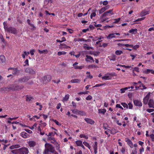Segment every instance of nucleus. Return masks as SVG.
<instances>
[{
    "instance_id": "1",
    "label": "nucleus",
    "mask_w": 154,
    "mask_h": 154,
    "mask_svg": "<svg viewBox=\"0 0 154 154\" xmlns=\"http://www.w3.org/2000/svg\"><path fill=\"white\" fill-rule=\"evenodd\" d=\"M24 87L22 85H17L16 84H13L9 85L8 88L13 91H19L22 89Z\"/></svg>"
},
{
    "instance_id": "2",
    "label": "nucleus",
    "mask_w": 154,
    "mask_h": 154,
    "mask_svg": "<svg viewBox=\"0 0 154 154\" xmlns=\"http://www.w3.org/2000/svg\"><path fill=\"white\" fill-rule=\"evenodd\" d=\"M116 74L115 72L108 73L102 77L103 79L109 80L112 79V76H116Z\"/></svg>"
},
{
    "instance_id": "3",
    "label": "nucleus",
    "mask_w": 154,
    "mask_h": 154,
    "mask_svg": "<svg viewBox=\"0 0 154 154\" xmlns=\"http://www.w3.org/2000/svg\"><path fill=\"white\" fill-rule=\"evenodd\" d=\"M4 29L6 31L12 34H15L17 33V30L16 29L12 27H4Z\"/></svg>"
},
{
    "instance_id": "4",
    "label": "nucleus",
    "mask_w": 154,
    "mask_h": 154,
    "mask_svg": "<svg viewBox=\"0 0 154 154\" xmlns=\"http://www.w3.org/2000/svg\"><path fill=\"white\" fill-rule=\"evenodd\" d=\"M45 148L47 149L50 152H54V148L53 146L49 144L46 143L45 144Z\"/></svg>"
},
{
    "instance_id": "5",
    "label": "nucleus",
    "mask_w": 154,
    "mask_h": 154,
    "mask_svg": "<svg viewBox=\"0 0 154 154\" xmlns=\"http://www.w3.org/2000/svg\"><path fill=\"white\" fill-rule=\"evenodd\" d=\"M114 14V13L113 12V10L111 9L104 13L102 15V17H104L106 16H110Z\"/></svg>"
},
{
    "instance_id": "6",
    "label": "nucleus",
    "mask_w": 154,
    "mask_h": 154,
    "mask_svg": "<svg viewBox=\"0 0 154 154\" xmlns=\"http://www.w3.org/2000/svg\"><path fill=\"white\" fill-rule=\"evenodd\" d=\"M29 77H24L19 79L17 81H16V82H18V83H20L27 82L29 79Z\"/></svg>"
},
{
    "instance_id": "7",
    "label": "nucleus",
    "mask_w": 154,
    "mask_h": 154,
    "mask_svg": "<svg viewBox=\"0 0 154 154\" xmlns=\"http://www.w3.org/2000/svg\"><path fill=\"white\" fill-rule=\"evenodd\" d=\"M19 154H28L29 151L27 148L23 147L19 149Z\"/></svg>"
},
{
    "instance_id": "8",
    "label": "nucleus",
    "mask_w": 154,
    "mask_h": 154,
    "mask_svg": "<svg viewBox=\"0 0 154 154\" xmlns=\"http://www.w3.org/2000/svg\"><path fill=\"white\" fill-rule=\"evenodd\" d=\"M134 103L135 105L137 106H142V103L141 102L138 100H133Z\"/></svg>"
},
{
    "instance_id": "9",
    "label": "nucleus",
    "mask_w": 154,
    "mask_h": 154,
    "mask_svg": "<svg viewBox=\"0 0 154 154\" xmlns=\"http://www.w3.org/2000/svg\"><path fill=\"white\" fill-rule=\"evenodd\" d=\"M150 94V93H149L143 99V102L144 104H146L147 103Z\"/></svg>"
},
{
    "instance_id": "10",
    "label": "nucleus",
    "mask_w": 154,
    "mask_h": 154,
    "mask_svg": "<svg viewBox=\"0 0 154 154\" xmlns=\"http://www.w3.org/2000/svg\"><path fill=\"white\" fill-rule=\"evenodd\" d=\"M84 120L88 123L91 125H93L95 123L94 120L90 118H85Z\"/></svg>"
},
{
    "instance_id": "11",
    "label": "nucleus",
    "mask_w": 154,
    "mask_h": 154,
    "mask_svg": "<svg viewBox=\"0 0 154 154\" xmlns=\"http://www.w3.org/2000/svg\"><path fill=\"white\" fill-rule=\"evenodd\" d=\"M125 141L127 142V143L131 148H133V143L128 138H126Z\"/></svg>"
},
{
    "instance_id": "12",
    "label": "nucleus",
    "mask_w": 154,
    "mask_h": 154,
    "mask_svg": "<svg viewBox=\"0 0 154 154\" xmlns=\"http://www.w3.org/2000/svg\"><path fill=\"white\" fill-rule=\"evenodd\" d=\"M148 104L149 107L154 108V102L152 100L150 99L149 100Z\"/></svg>"
},
{
    "instance_id": "13",
    "label": "nucleus",
    "mask_w": 154,
    "mask_h": 154,
    "mask_svg": "<svg viewBox=\"0 0 154 154\" xmlns=\"http://www.w3.org/2000/svg\"><path fill=\"white\" fill-rule=\"evenodd\" d=\"M45 82H47L50 81L51 79V77L50 75H47L45 76L44 78Z\"/></svg>"
},
{
    "instance_id": "14",
    "label": "nucleus",
    "mask_w": 154,
    "mask_h": 154,
    "mask_svg": "<svg viewBox=\"0 0 154 154\" xmlns=\"http://www.w3.org/2000/svg\"><path fill=\"white\" fill-rule=\"evenodd\" d=\"M116 37V36L114 33H110L106 37L107 39H111L113 38H115Z\"/></svg>"
},
{
    "instance_id": "15",
    "label": "nucleus",
    "mask_w": 154,
    "mask_h": 154,
    "mask_svg": "<svg viewBox=\"0 0 154 154\" xmlns=\"http://www.w3.org/2000/svg\"><path fill=\"white\" fill-rule=\"evenodd\" d=\"M108 132H110L111 134H113L117 132V131L115 128H112L111 129H109Z\"/></svg>"
},
{
    "instance_id": "16",
    "label": "nucleus",
    "mask_w": 154,
    "mask_h": 154,
    "mask_svg": "<svg viewBox=\"0 0 154 154\" xmlns=\"http://www.w3.org/2000/svg\"><path fill=\"white\" fill-rule=\"evenodd\" d=\"M109 60L111 61H115L116 60V57L114 54H112L108 57Z\"/></svg>"
},
{
    "instance_id": "17",
    "label": "nucleus",
    "mask_w": 154,
    "mask_h": 154,
    "mask_svg": "<svg viewBox=\"0 0 154 154\" xmlns=\"http://www.w3.org/2000/svg\"><path fill=\"white\" fill-rule=\"evenodd\" d=\"M20 135L21 137L25 138H26L28 135V134L24 131L22 132L20 134Z\"/></svg>"
},
{
    "instance_id": "18",
    "label": "nucleus",
    "mask_w": 154,
    "mask_h": 154,
    "mask_svg": "<svg viewBox=\"0 0 154 154\" xmlns=\"http://www.w3.org/2000/svg\"><path fill=\"white\" fill-rule=\"evenodd\" d=\"M137 30L136 29H132L129 30V32L132 34H135L137 32Z\"/></svg>"
},
{
    "instance_id": "19",
    "label": "nucleus",
    "mask_w": 154,
    "mask_h": 154,
    "mask_svg": "<svg viewBox=\"0 0 154 154\" xmlns=\"http://www.w3.org/2000/svg\"><path fill=\"white\" fill-rule=\"evenodd\" d=\"M106 110L105 109H98V113L104 114L106 112Z\"/></svg>"
},
{
    "instance_id": "20",
    "label": "nucleus",
    "mask_w": 154,
    "mask_h": 154,
    "mask_svg": "<svg viewBox=\"0 0 154 154\" xmlns=\"http://www.w3.org/2000/svg\"><path fill=\"white\" fill-rule=\"evenodd\" d=\"M81 81V79H72L70 81V82L72 83H79Z\"/></svg>"
},
{
    "instance_id": "21",
    "label": "nucleus",
    "mask_w": 154,
    "mask_h": 154,
    "mask_svg": "<svg viewBox=\"0 0 154 154\" xmlns=\"http://www.w3.org/2000/svg\"><path fill=\"white\" fill-rule=\"evenodd\" d=\"M86 58H85V60L86 61H87V62L89 61L88 60L89 59V60H92L93 62H94V60L93 59V58L92 57H91V56H88V55H86Z\"/></svg>"
},
{
    "instance_id": "22",
    "label": "nucleus",
    "mask_w": 154,
    "mask_h": 154,
    "mask_svg": "<svg viewBox=\"0 0 154 154\" xmlns=\"http://www.w3.org/2000/svg\"><path fill=\"white\" fill-rule=\"evenodd\" d=\"M149 14V11H146L145 10L143 11L140 14L141 16H143Z\"/></svg>"
},
{
    "instance_id": "23",
    "label": "nucleus",
    "mask_w": 154,
    "mask_h": 154,
    "mask_svg": "<svg viewBox=\"0 0 154 154\" xmlns=\"http://www.w3.org/2000/svg\"><path fill=\"white\" fill-rule=\"evenodd\" d=\"M20 147V146L18 144H16L14 145H13L11 146L10 148L11 149H13L15 148H19Z\"/></svg>"
},
{
    "instance_id": "24",
    "label": "nucleus",
    "mask_w": 154,
    "mask_h": 154,
    "mask_svg": "<svg viewBox=\"0 0 154 154\" xmlns=\"http://www.w3.org/2000/svg\"><path fill=\"white\" fill-rule=\"evenodd\" d=\"M72 112L74 114H81L80 111L78 110L77 109H74L71 110Z\"/></svg>"
},
{
    "instance_id": "25",
    "label": "nucleus",
    "mask_w": 154,
    "mask_h": 154,
    "mask_svg": "<svg viewBox=\"0 0 154 154\" xmlns=\"http://www.w3.org/2000/svg\"><path fill=\"white\" fill-rule=\"evenodd\" d=\"M11 152L14 154H19L20 153L19 149L13 150L11 151Z\"/></svg>"
},
{
    "instance_id": "26",
    "label": "nucleus",
    "mask_w": 154,
    "mask_h": 154,
    "mask_svg": "<svg viewBox=\"0 0 154 154\" xmlns=\"http://www.w3.org/2000/svg\"><path fill=\"white\" fill-rule=\"evenodd\" d=\"M130 88V87H125L124 88H121L120 89L121 92L122 93H124L128 89H129Z\"/></svg>"
},
{
    "instance_id": "27",
    "label": "nucleus",
    "mask_w": 154,
    "mask_h": 154,
    "mask_svg": "<svg viewBox=\"0 0 154 154\" xmlns=\"http://www.w3.org/2000/svg\"><path fill=\"white\" fill-rule=\"evenodd\" d=\"M38 51L39 53L40 54H46L48 52V51L47 50H43L42 51H41L40 50H38Z\"/></svg>"
},
{
    "instance_id": "28",
    "label": "nucleus",
    "mask_w": 154,
    "mask_h": 154,
    "mask_svg": "<svg viewBox=\"0 0 154 154\" xmlns=\"http://www.w3.org/2000/svg\"><path fill=\"white\" fill-rule=\"evenodd\" d=\"M29 144L30 147L34 146L35 144V143L34 141H30L29 142Z\"/></svg>"
},
{
    "instance_id": "29",
    "label": "nucleus",
    "mask_w": 154,
    "mask_h": 154,
    "mask_svg": "<svg viewBox=\"0 0 154 154\" xmlns=\"http://www.w3.org/2000/svg\"><path fill=\"white\" fill-rule=\"evenodd\" d=\"M48 140H52L51 142L52 143H54L55 141V139L53 137L48 136Z\"/></svg>"
},
{
    "instance_id": "30",
    "label": "nucleus",
    "mask_w": 154,
    "mask_h": 154,
    "mask_svg": "<svg viewBox=\"0 0 154 154\" xmlns=\"http://www.w3.org/2000/svg\"><path fill=\"white\" fill-rule=\"evenodd\" d=\"M75 143L77 146H80L82 144V141L80 140H78L75 141Z\"/></svg>"
},
{
    "instance_id": "31",
    "label": "nucleus",
    "mask_w": 154,
    "mask_h": 154,
    "mask_svg": "<svg viewBox=\"0 0 154 154\" xmlns=\"http://www.w3.org/2000/svg\"><path fill=\"white\" fill-rule=\"evenodd\" d=\"M33 99V98L32 97L29 96H26V101L28 102H30Z\"/></svg>"
},
{
    "instance_id": "32",
    "label": "nucleus",
    "mask_w": 154,
    "mask_h": 154,
    "mask_svg": "<svg viewBox=\"0 0 154 154\" xmlns=\"http://www.w3.org/2000/svg\"><path fill=\"white\" fill-rule=\"evenodd\" d=\"M69 95L68 94L66 95L65 97L63 99V101L64 102L65 101H67L69 98Z\"/></svg>"
},
{
    "instance_id": "33",
    "label": "nucleus",
    "mask_w": 154,
    "mask_h": 154,
    "mask_svg": "<svg viewBox=\"0 0 154 154\" xmlns=\"http://www.w3.org/2000/svg\"><path fill=\"white\" fill-rule=\"evenodd\" d=\"M83 144L86 146L88 147L89 149H91V146L88 143L84 141L83 142Z\"/></svg>"
},
{
    "instance_id": "34",
    "label": "nucleus",
    "mask_w": 154,
    "mask_h": 154,
    "mask_svg": "<svg viewBox=\"0 0 154 154\" xmlns=\"http://www.w3.org/2000/svg\"><path fill=\"white\" fill-rule=\"evenodd\" d=\"M29 118H30V120H33L35 121V120L34 119V118H35L37 119H38L40 117H39L37 116H33L32 118H30V116H29Z\"/></svg>"
},
{
    "instance_id": "35",
    "label": "nucleus",
    "mask_w": 154,
    "mask_h": 154,
    "mask_svg": "<svg viewBox=\"0 0 154 154\" xmlns=\"http://www.w3.org/2000/svg\"><path fill=\"white\" fill-rule=\"evenodd\" d=\"M27 22L28 24L32 27V29H34V25L30 23V21L29 19L27 20Z\"/></svg>"
},
{
    "instance_id": "36",
    "label": "nucleus",
    "mask_w": 154,
    "mask_h": 154,
    "mask_svg": "<svg viewBox=\"0 0 154 154\" xmlns=\"http://www.w3.org/2000/svg\"><path fill=\"white\" fill-rule=\"evenodd\" d=\"M0 59L2 63H3L5 61V56L3 55H1L0 56Z\"/></svg>"
},
{
    "instance_id": "37",
    "label": "nucleus",
    "mask_w": 154,
    "mask_h": 154,
    "mask_svg": "<svg viewBox=\"0 0 154 154\" xmlns=\"http://www.w3.org/2000/svg\"><path fill=\"white\" fill-rule=\"evenodd\" d=\"M0 142H2V144L3 145H5V143H7L8 142V140H5L4 139H0Z\"/></svg>"
},
{
    "instance_id": "38",
    "label": "nucleus",
    "mask_w": 154,
    "mask_h": 154,
    "mask_svg": "<svg viewBox=\"0 0 154 154\" xmlns=\"http://www.w3.org/2000/svg\"><path fill=\"white\" fill-rule=\"evenodd\" d=\"M18 73V71L15 68L13 69L12 72V73L13 74L17 75Z\"/></svg>"
},
{
    "instance_id": "39",
    "label": "nucleus",
    "mask_w": 154,
    "mask_h": 154,
    "mask_svg": "<svg viewBox=\"0 0 154 154\" xmlns=\"http://www.w3.org/2000/svg\"><path fill=\"white\" fill-rule=\"evenodd\" d=\"M122 53V51L120 50H117L115 51V54L117 55H120Z\"/></svg>"
},
{
    "instance_id": "40",
    "label": "nucleus",
    "mask_w": 154,
    "mask_h": 154,
    "mask_svg": "<svg viewBox=\"0 0 154 154\" xmlns=\"http://www.w3.org/2000/svg\"><path fill=\"white\" fill-rule=\"evenodd\" d=\"M79 137L80 138H85L86 139H88V136L85 135L84 134H81L80 135Z\"/></svg>"
},
{
    "instance_id": "41",
    "label": "nucleus",
    "mask_w": 154,
    "mask_h": 154,
    "mask_svg": "<svg viewBox=\"0 0 154 154\" xmlns=\"http://www.w3.org/2000/svg\"><path fill=\"white\" fill-rule=\"evenodd\" d=\"M100 54L99 52H93L92 53H91V54L95 56H96L99 55Z\"/></svg>"
},
{
    "instance_id": "42",
    "label": "nucleus",
    "mask_w": 154,
    "mask_h": 154,
    "mask_svg": "<svg viewBox=\"0 0 154 154\" xmlns=\"http://www.w3.org/2000/svg\"><path fill=\"white\" fill-rule=\"evenodd\" d=\"M121 104L124 108H126V109L128 108V106L127 104L124 103H121Z\"/></svg>"
},
{
    "instance_id": "43",
    "label": "nucleus",
    "mask_w": 154,
    "mask_h": 154,
    "mask_svg": "<svg viewBox=\"0 0 154 154\" xmlns=\"http://www.w3.org/2000/svg\"><path fill=\"white\" fill-rule=\"evenodd\" d=\"M137 152L136 148L134 149L132 151L131 154H137Z\"/></svg>"
},
{
    "instance_id": "44",
    "label": "nucleus",
    "mask_w": 154,
    "mask_h": 154,
    "mask_svg": "<svg viewBox=\"0 0 154 154\" xmlns=\"http://www.w3.org/2000/svg\"><path fill=\"white\" fill-rule=\"evenodd\" d=\"M103 38V37L102 36H100V37H96L94 38L93 39V41H96L97 40H101Z\"/></svg>"
},
{
    "instance_id": "45",
    "label": "nucleus",
    "mask_w": 154,
    "mask_h": 154,
    "mask_svg": "<svg viewBox=\"0 0 154 154\" xmlns=\"http://www.w3.org/2000/svg\"><path fill=\"white\" fill-rule=\"evenodd\" d=\"M66 52H65V51H60V52H58L57 53V54L59 56H60L61 55L65 54H66Z\"/></svg>"
},
{
    "instance_id": "46",
    "label": "nucleus",
    "mask_w": 154,
    "mask_h": 154,
    "mask_svg": "<svg viewBox=\"0 0 154 154\" xmlns=\"http://www.w3.org/2000/svg\"><path fill=\"white\" fill-rule=\"evenodd\" d=\"M37 124L35 123L31 127H29V128L30 129L33 130L34 129V128L37 126Z\"/></svg>"
},
{
    "instance_id": "47",
    "label": "nucleus",
    "mask_w": 154,
    "mask_h": 154,
    "mask_svg": "<svg viewBox=\"0 0 154 154\" xmlns=\"http://www.w3.org/2000/svg\"><path fill=\"white\" fill-rule=\"evenodd\" d=\"M84 67L83 66H75V69H82Z\"/></svg>"
},
{
    "instance_id": "48",
    "label": "nucleus",
    "mask_w": 154,
    "mask_h": 154,
    "mask_svg": "<svg viewBox=\"0 0 154 154\" xmlns=\"http://www.w3.org/2000/svg\"><path fill=\"white\" fill-rule=\"evenodd\" d=\"M84 48L87 49V50H89V49H92V48L91 47H88V46H87V45L86 44H85L84 45Z\"/></svg>"
},
{
    "instance_id": "49",
    "label": "nucleus",
    "mask_w": 154,
    "mask_h": 154,
    "mask_svg": "<svg viewBox=\"0 0 154 154\" xmlns=\"http://www.w3.org/2000/svg\"><path fill=\"white\" fill-rule=\"evenodd\" d=\"M53 121L56 123L57 125L59 126H60L61 125V124L59 123V122L57 120L53 119Z\"/></svg>"
},
{
    "instance_id": "50",
    "label": "nucleus",
    "mask_w": 154,
    "mask_h": 154,
    "mask_svg": "<svg viewBox=\"0 0 154 154\" xmlns=\"http://www.w3.org/2000/svg\"><path fill=\"white\" fill-rule=\"evenodd\" d=\"M45 135L47 136L53 137L54 136V134L53 132H51L49 133L48 135L47 134H46Z\"/></svg>"
},
{
    "instance_id": "51",
    "label": "nucleus",
    "mask_w": 154,
    "mask_h": 154,
    "mask_svg": "<svg viewBox=\"0 0 154 154\" xmlns=\"http://www.w3.org/2000/svg\"><path fill=\"white\" fill-rule=\"evenodd\" d=\"M128 107H129V108L130 109H132L133 108V104L131 103H128Z\"/></svg>"
},
{
    "instance_id": "52",
    "label": "nucleus",
    "mask_w": 154,
    "mask_h": 154,
    "mask_svg": "<svg viewBox=\"0 0 154 154\" xmlns=\"http://www.w3.org/2000/svg\"><path fill=\"white\" fill-rule=\"evenodd\" d=\"M105 85V84H97L96 85L93 87H100L102 86L103 85Z\"/></svg>"
},
{
    "instance_id": "53",
    "label": "nucleus",
    "mask_w": 154,
    "mask_h": 154,
    "mask_svg": "<svg viewBox=\"0 0 154 154\" xmlns=\"http://www.w3.org/2000/svg\"><path fill=\"white\" fill-rule=\"evenodd\" d=\"M149 137L151 139L152 141H154V135L153 134H152L149 135Z\"/></svg>"
},
{
    "instance_id": "54",
    "label": "nucleus",
    "mask_w": 154,
    "mask_h": 154,
    "mask_svg": "<svg viewBox=\"0 0 154 154\" xmlns=\"http://www.w3.org/2000/svg\"><path fill=\"white\" fill-rule=\"evenodd\" d=\"M96 14L95 12H94L92 13L91 14V15L90 16L91 18V19H92L93 17H94L96 16Z\"/></svg>"
},
{
    "instance_id": "55",
    "label": "nucleus",
    "mask_w": 154,
    "mask_h": 154,
    "mask_svg": "<svg viewBox=\"0 0 154 154\" xmlns=\"http://www.w3.org/2000/svg\"><path fill=\"white\" fill-rule=\"evenodd\" d=\"M49 152H50L45 148V149L43 153V154H49Z\"/></svg>"
},
{
    "instance_id": "56",
    "label": "nucleus",
    "mask_w": 154,
    "mask_h": 154,
    "mask_svg": "<svg viewBox=\"0 0 154 154\" xmlns=\"http://www.w3.org/2000/svg\"><path fill=\"white\" fill-rule=\"evenodd\" d=\"M0 39L1 40V41L2 42H4L5 41L4 39L3 38L2 35L1 34H0Z\"/></svg>"
},
{
    "instance_id": "57",
    "label": "nucleus",
    "mask_w": 154,
    "mask_h": 154,
    "mask_svg": "<svg viewBox=\"0 0 154 154\" xmlns=\"http://www.w3.org/2000/svg\"><path fill=\"white\" fill-rule=\"evenodd\" d=\"M151 69H146L145 70V73L147 74H148L150 73Z\"/></svg>"
},
{
    "instance_id": "58",
    "label": "nucleus",
    "mask_w": 154,
    "mask_h": 154,
    "mask_svg": "<svg viewBox=\"0 0 154 154\" xmlns=\"http://www.w3.org/2000/svg\"><path fill=\"white\" fill-rule=\"evenodd\" d=\"M92 97L91 95H88L86 98V100H90L92 99Z\"/></svg>"
},
{
    "instance_id": "59",
    "label": "nucleus",
    "mask_w": 154,
    "mask_h": 154,
    "mask_svg": "<svg viewBox=\"0 0 154 154\" xmlns=\"http://www.w3.org/2000/svg\"><path fill=\"white\" fill-rule=\"evenodd\" d=\"M116 107L117 108H119L122 109H123V108L120 105V104H117L116 105Z\"/></svg>"
},
{
    "instance_id": "60",
    "label": "nucleus",
    "mask_w": 154,
    "mask_h": 154,
    "mask_svg": "<svg viewBox=\"0 0 154 154\" xmlns=\"http://www.w3.org/2000/svg\"><path fill=\"white\" fill-rule=\"evenodd\" d=\"M139 47V45H136L134 46L133 45V47H132L133 48L135 49H136Z\"/></svg>"
},
{
    "instance_id": "61",
    "label": "nucleus",
    "mask_w": 154,
    "mask_h": 154,
    "mask_svg": "<svg viewBox=\"0 0 154 154\" xmlns=\"http://www.w3.org/2000/svg\"><path fill=\"white\" fill-rule=\"evenodd\" d=\"M26 55H26V51H24L23 52V54H22V56L23 58V59H25V56Z\"/></svg>"
},
{
    "instance_id": "62",
    "label": "nucleus",
    "mask_w": 154,
    "mask_h": 154,
    "mask_svg": "<svg viewBox=\"0 0 154 154\" xmlns=\"http://www.w3.org/2000/svg\"><path fill=\"white\" fill-rule=\"evenodd\" d=\"M35 50L34 49H33L32 50H31L30 51V54L32 55H33L34 54V52H35Z\"/></svg>"
},
{
    "instance_id": "63",
    "label": "nucleus",
    "mask_w": 154,
    "mask_h": 154,
    "mask_svg": "<svg viewBox=\"0 0 154 154\" xmlns=\"http://www.w3.org/2000/svg\"><path fill=\"white\" fill-rule=\"evenodd\" d=\"M52 81L55 83L58 84L60 82V80L59 79H58L57 81L55 80H53Z\"/></svg>"
},
{
    "instance_id": "64",
    "label": "nucleus",
    "mask_w": 154,
    "mask_h": 154,
    "mask_svg": "<svg viewBox=\"0 0 154 154\" xmlns=\"http://www.w3.org/2000/svg\"><path fill=\"white\" fill-rule=\"evenodd\" d=\"M146 111L149 112H152L154 111V109H147Z\"/></svg>"
}]
</instances>
